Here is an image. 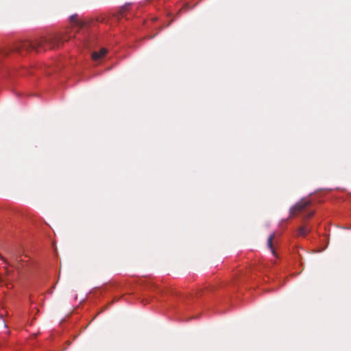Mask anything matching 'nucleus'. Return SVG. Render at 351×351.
Returning <instances> with one entry per match:
<instances>
[{
  "mask_svg": "<svg viewBox=\"0 0 351 351\" xmlns=\"http://www.w3.org/2000/svg\"><path fill=\"white\" fill-rule=\"evenodd\" d=\"M313 214H314L313 211H308L304 217L306 219L310 218L313 215Z\"/></svg>",
  "mask_w": 351,
  "mask_h": 351,
  "instance_id": "9",
  "label": "nucleus"
},
{
  "mask_svg": "<svg viewBox=\"0 0 351 351\" xmlns=\"http://www.w3.org/2000/svg\"><path fill=\"white\" fill-rule=\"evenodd\" d=\"M1 53H2L3 56H5V55H7V54H8V51H5V50L0 51V55H1Z\"/></svg>",
  "mask_w": 351,
  "mask_h": 351,
  "instance_id": "10",
  "label": "nucleus"
},
{
  "mask_svg": "<svg viewBox=\"0 0 351 351\" xmlns=\"http://www.w3.org/2000/svg\"><path fill=\"white\" fill-rule=\"evenodd\" d=\"M130 5L129 4H125V5H123L121 9H120V11L118 13V16L117 17L119 18V17H123V13L124 12H125L128 8H129Z\"/></svg>",
  "mask_w": 351,
  "mask_h": 351,
  "instance_id": "7",
  "label": "nucleus"
},
{
  "mask_svg": "<svg viewBox=\"0 0 351 351\" xmlns=\"http://www.w3.org/2000/svg\"><path fill=\"white\" fill-rule=\"evenodd\" d=\"M275 237V234H271L267 239V246L271 250L272 254L276 256V252L273 246V240Z\"/></svg>",
  "mask_w": 351,
  "mask_h": 351,
  "instance_id": "5",
  "label": "nucleus"
},
{
  "mask_svg": "<svg viewBox=\"0 0 351 351\" xmlns=\"http://www.w3.org/2000/svg\"><path fill=\"white\" fill-rule=\"evenodd\" d=\"M59 46V40L55 37H42L34 41H22L14 47V51L22 53L23 51H36L42 52Z\"/></svg>",
  "mask_w": 351,
  "mask_h": 351,
  "instance_id": "1",
  "label": "nucleus"
},
{
  "mask_svg": "<svg viewBox=\"0 0 351 351\" xmlns=\"http://www.w3.org/2000/svg\"><path fill=\"white\" fill-rule=\"evenodd\" d=\"M107 53V50L104 48L101 49L99 51H94L92 53V58L94 60H97L104 57Z\"/></svg>",
  "mask_w": 351,
  "mask_h": 351,
  "instance_id": "4",
  "label": "nucleus"
},
{
  "mask_svg": "<svg viewBox=\"0 0 351 351\" xmlns=\"http://www.w3.org/2000/svg\"><path fill=\"white\" fill-rule=\"evenodd\" d=\"M70 21L71 22L76 25L77 27L81 28L85 25V23L82 21H80L77 18V14H73L70 16Z\"/></svg>",
  "mask_w": 351,
  "mask_h": 351,
  "instance_id": "3",
  "label": "nucleus"
},
{
  "mask_svg": "<svg viewBox=\"0 0 351 351\" xmlns=\"http://www.w3.org/2000/svg\"><path fill=\"white\" fill-rule=\"evenodd\" d=\"M311 231L310 228H308L306 226H302L298 229V235L302 237H305L308 232Z\"/></svg>",
  "mask_w": 351,
  "mask_h": 351,
  "instance_id": "6",
  "label": "nucleus"
},
{
  "mask_svg": "<svg viewBox=\"0 0 351 351\" xmlns=\"http://www.w3.org/2000/svg\"><path fill=\"white\" fill-rule=\"evenodd\" d=\"M12 257L16 261H21V260H19V256L15 252L11 253Z\"/></svg>",
  "mask_w": 351,
  "mask_h": 351,
  "instance_id": "8",
  "label": "nucleus"
},
{
  "mask_svg": "<svg viewBox=\"0 0 351 351\" xmlns=\"http://www.w3.org/2000/svg\"><path fill=\"white\" fill-rule=\"evenodd\" d=\"M311 202L308 200L302 199L299 202L296 203L290 209L291 216H295L304 211H306L307 208L310 206Z\"/></svg>",
  "mask_w": 351,
  "mask_h": 351,
  "instance_id": "2",
  "label": "nucleus"
}]
</instances>
